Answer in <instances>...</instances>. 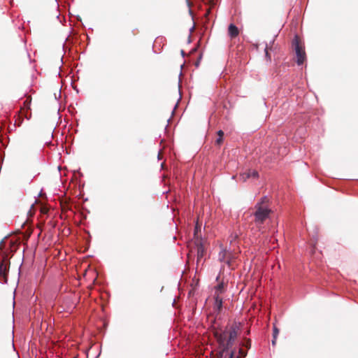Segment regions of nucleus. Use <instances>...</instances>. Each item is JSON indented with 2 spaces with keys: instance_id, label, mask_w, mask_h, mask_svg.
<instances>
[{
  "instance_id": "f257e3e1",
  "label": "nucleus",
  "mask_w": 358,
  "mask_h": 358,
  "mask_svg": "<svg viewBox=\"0 0 358 358\" xmlns=\"http://www.w3.org/2000/svg\"><path fill=\"white\" fill-rule=\"evenodd\" d=\"M240 328L236 323L227 325L224 331L215 329L214 336L219 343L220 351L217 353V358H222L234 345L239 334Z\"/></svg>"
},
{
  "instance_id": "f03ea898",
  "label": "nucleus",
  "mask_w": 358,
  "mask_h": 358,
  "mask_svg": "<svg viewBox=\"0 0 358 358\" xmlns=\"http://www.w3.org/2000/svg\"><path fill=\"white\" fill-rule=\"evenodd\" d=\"M255 222L259 231L262 230V224L268 218L271 210L268 206H264L261 203L255 206Z\"/></svg>"
},
{
  "instance_id": "7ed1b4c3",
  "label": "nucleus",
  "mask_w": 358,
  "mask_h": 358,
  "mask_svg": "<svg viewBox=\"0 0 358 358\" xmlns=\"http://www.w3.org/2000/svg\"><path fill=\"white\" fill-rule=\"evenodd\" d=\"M292 48L296 57V63L301 65L306 59V54L303 44L301 42L299 36L296 35L292 40Z\"/></svg>"
},
{
  "instance_id": "20e7f679",
  "label": "nucleus",
  "mask_w": 358,
  "mask_h": 358,
  "mask_svg": "<svg viewBox=\"0 0 358 358\" xmlns=\"http://www.w3.org/2000/svg\"><path fill=\"white\" fill-rule=\"evenodd\" d=\"M219 260L225 262L229 267H233L234 256L226 249H222L218 255Z\"/></svg>"
},
{
  "instance_id": "39448f33",
  "label": "nucleus",
  "mask_w": 358,
  "mask_h": 358,
  "mask_svg": "<svg viewBox=\"0 0 358 358\" xmlns=\"http://www.w3.org/2000/svg\"><path fill=\"white\" fill-rule=\"evenodd\" d=\"M10 264L2 262L0 264V281L7 282Z\"/></svg>"
},
{
  "instance_id": "423d86ee",
  "label": "nucleus",
  "mask_w": 358,
  "mask_h": 358,
  "mask_svg": "<svg viewBox=\"0 0 358 358\" xmlns=\"http://www.w3.org/2000/svg\"><path fill=\"white\" fill-rule=\"evenodd\" d=\"M196 259H197V263H199L204 257L206 253V249L205 247L202 243V241L196 240Z\"/></svg>"
},
{
  "instance_id": "0eeeda50",
  "label": "nucleus",
  "mask_w": 358,
  "mask_h": 358,
  "mask_svg": "<svg viewBox=\"0 0 358 358\" xmlns=\"http://www.w3.org/2000/svg\"><path fill=\"white\" fill-rule=\"evenodd\" d=\"M259 174L256 170L249 169L246 172L241 173L239 178L241 181L245 182L250 178H257Z\"/></svg>"
},
{
  "instance_id": "6e6552de",
  "label": "nucleus",
  "mask_w": 358,
  "mask_h": 358,
  "mask_svg": "<svg viewBox=\"0 0 358 358\" xmlns=\"http://www.w3.org/2000/svg\"><path fill=\"white\" fill-rule=\"evenodd\" d=\"M228 33L231 38H236L239 34V30L236 26L233 24H230L228 27Z\"/></svg>"
},
{
  "instance_id": "1a4fd4ad",
  "label": "nucleus",
  "mask_w": 358,
  "mask_h": 358,
  "mask_svg": "<svg viewBox=\"0 0 358 358\" xmlns=\"http://www.w3.org/2000/svg\"><path fill=\"white\" fill-rule=\"evenodd\" d=\"M222 308V299L218 295L215 298V307L214 308L220 312Z\"/></svg>"
},
{
  "instance_id": "9d476101",
  "label": "nucleus",
  "mask_w": 358,
  "mask_h": 358,
  "mask_svg": "<svg viewBox=\"0 0 358 358\" xmlns=\"http://www.w3.org/2000/svg\"><path fill=\"white\" fill-rule=\"evenodd\" d=\"M271 49H272L271 46L268 47V45H266V46L265 48V55L268 62L271 61V56L269 53V50H271Z\"/></svg>"
},
{
  "instance_id": "9b49d317",
  "label": "nucleus",
  "mask_w": 358,
  "mask_h": 358,
  "mask_svg": "<svg viewBox=\"0 0 358 358\" xmlns=\"http://www.w3.org/2000/svg\"><path fill=\"white\" fill-rule=\"evenodd\" d=\"M31 96H27L26 100L24 101L23 105L24 108L29 109L31 104Z\"/></svg>"
},
{
  "instance_id": "f8f14e48",
  "label": "nucleus",
  "mask_w": 358,
  "mask_h": 358,
  "mask_svg": "<svg viewBox=\"0 0 358 358\" xmlns=\"http://www.w3.org/2000/svg\"><path fill=\"white\" fill-rule=\"evenodd\" d=\"M268 197L264 196L261 199V201L259 202H258L257 203H261V205H262L264 206H268Z\"/></svg>"
},
{
  "instance_id": "ddd939ff",
  "label": "nucleus",
  "mask_w": 358,
  "mask_h": 358,
  "mask_svg": "<svg viewBox=\"0 0 358 358\" xmlns=\"http://www.w3.org/2000/svg\"><path fill=\"white\" fill-rule=\"evenodd\" d=\"M278 334H279V329H278V327H276V325L274 324H273V337H274V338H278Z\"/></svg>"
},
{
  "instance_id": "4468645a",
  "label": "nucleus",
  "mask_w": 358,
  "mask_h": 358,
  "mask_svg": "<svg viewBox=\"0 0 358 358\" xmlns=\"http://www.w3.org/2000/svg\"><path fill=\"white\" fill-rule=\"evenodd\" d=\"M180 73L178 74V75H176V78H175V80L176 82L177 83V87L178 88V90H180L182 88V86L180 85Z\"/></svg>"
},
{
  "instance_id": "2eb2a0df",
  "label": "nucleus",
  "mask_w": 358,
  "mask_h": 358,
  "mask_svg": "<svg viewBox=\"0 0 358 358\" xmlns=\"http://www.w3.org/2000/svg\"><path fill=\"white\" fill-rule=\"evenodd\" d=\"M246 356V352L243 349H239L238 355L236 358H243Z\"/></svg>"
},
{
  "instance_id": "dca6fc26",
  "label": "nucleus",
  "mask_w": 358,
  "mask_h": 358,
  "mask_svg": "<svg viewBox=\"0 0 358 358\" xmlns=\"http://www.w3.org/2000/svg\"><path fill=\"white\" fill-rule=\"evenodd\" d=\"M222 142H223V137L218 136V138L215 141V144L217 145H220L222 143Z\"/></svg>"
},
{
  "instance_id": "f3484780",
  "label": "nucleus",
  "mask_w": 358,
  "mask_h": 358,
  "mask_svg": "<svg viewBox=\"0 0 358 358\" xmlns=\"http://www.w3.org/2000/svg\"><path fill=\"white\" fill-rule=\"evenodd\" d=\"M235 353H236L235 350H231L228 358H234L235 357Z\"/></svg>"
},
{
  "instance_id": "a211bd4d",
  "label": "nucleus",
  "mask_w": 358,
  "mask_h": 358,
  "mask_svg": "<svg viewBox=\"0 0 358 358\" xmlns=\"http://www.w3.org/2000/svg\"><path fill=\"white\" fill-rule=\"evenodd\" d=\"M217 135H218V136H220V137H223V136H224V132H223V131H222V130H219V131H217Z\"/></svg>"
},
{
  "instance_id": "6ab92c4d",
  "label": "nucleus",
  "mask_w": 358,
  "mask_h": 358,
  "mask_svg": "<svg viewBox=\"0 0 358 358\" xmlns=\"http://www.w3.org/2000/svg\"><path fill=\"white\" fill-rule=\"evenodd\" d=\"M217 289L218 290H220L222 292V289H223V284H220L217 286Z\"/></svg>"
},
{
  "instance_id": "aec40b11",
  "label": "nucleus",
  "mask_w": 358,
  "mask_h": 358,
  "mask_svg": "<svg viewBox=\"0 0 358 358\" xmlns=\"http://www.w3.org/2000/svg\"><path fill=\"white\" fill-rule=\"evenodd\" d=\"M276 341H277V338H274V337H273L272 345L273 346H275L276 345Z\"/></svg>"
},
{
  "instance_id": "412c9836",
  "label": "nucleus",
  "mask_w": 358,
  "mask_h": 358,
  "mask_svg": "<svg viewBox=\"0 0 358 358\" xmlns=\"http://www.w3.org/2000/svg\"><path fill=\"white\" fill-rule=\"evenodd\" d=\"M54 95H55V99H59V93L58 94L55 93Z\"/></svg>"
},
{
  "instance_id": "4be33fe9",
  "label": "nucleus",
  "mask_w": 358,
  "mask_h": 358,
  "mask_svg": "<svg viewBox=\"0 0 358 358\" xmlns=\"http://www.w3.org/2000/svg\"><path fill=\"white\" fill-rule=\"evenodd\" d=\"M187 3L188 4L189 6H191V3H190V1L189 0H187Z\"/></svg>"
},
{
  "instance_id": "5701e85b",
  "label": "nucleus",
  "mask_w": 358,
  "mask_h": 358,
  "mask_svg": "<svg viewBox=\"0 0 358 358\" xmlns=\"http://www.w3.org/2000/svg\"><path fill=\"white\" fill-rule=\"evenodd\" d=\"M62 96V91H59V98H61Z\"/></svg>"
},
{
  "instance_id": "b1692460",
  "label": "nucleus",
  "mask_w": 358,
  "mask_h": 358,
  "mask_svg": "<svg viewBox=\"0 0 358 358\" xmlns=\"http://www.w3.org/2000/svg\"><path fill=\"white\" fill-rule=\"evenodd\" d=\"M236 238V236L235 237H234H234H231V242H233V241H234V238Z\"/></svg>"
},
{
  "instance_id": "393cba45",
  "label": "nucleus",
  "mask_w": 358,
  "mask_h": 358,
  "mask_svg": "<svg viewBox=\"0 0 358 358\" xmlns=\"http://www.w3.org/2000/svg\"><path fill=\"white\" fill-rule=\"evenodd\" d=\"M74 90H76V86H73Z\"/></svg>"
},
{
  "instance_id": "a878e982",
  "label": "nucleus",
  "mask_w": 358,
  "mask_h": 358,
  "mask_svg": "<svg viewBox=\"0 0 358 358\" xmlns=\"http://www.w3.org/2000/svg\"><path fill=\"white\" fill-rule=\"evenodd\" d=\"M73 358H76V357H73Z\"/></svg>"
}]
</instances>
